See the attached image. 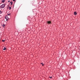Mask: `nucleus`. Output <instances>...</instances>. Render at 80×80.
<instances>
[{"mask_svg":"<svg viewBox=\"0 0 80 80\" xmlns=\"http://www.w3.org/2000/svg\"><path fill=\"white\" fill-rule=\"evenodd\" d=\"M5 4H2L1 6H0V8H3L4 7H5Z\"/></svg>","mask_w":80,"mask_h":80,"instance_id":"f257e3e1","label":"nucleus"},{"mask_svg":"<svg viewBox=\"0 0 80 80\" xmlns=\"http://www.w3.org/2000/svg\"><path fill=\"white\" fill-rule=\"evenodd\" d=\"M5 18L6 19V21H7L8 20V19H9V18H8V16H6L5 17Z\"/></svg>","mask_w":80,"mask_h":80,"instance_id":"f03ea898","label":"nucleus"},{"mask_svg":"<svg viewBox=\"0 0 80 80\" xmlns=\"http://www.w3.org/2000/svg\"><path fill=\"white\" fill-rule=\"evenodd\" d=\"M5 1H6V0H2V3H3L5 2Z\"/></svg>","mask_w":80,"mask_h":80,"instance_id":"7ed1b4c3","label":"nucleus"},{"mask_svg":"<svg viewBox=\"0 0 80 80\" xmlns=\"http://www.w3.org/2000/svg\"><path fill=\"white\" fill-rule=\"evenodd\" d=\"M74 15H77V12H74Z\"/></svg>","mask_w":80,"mask_h":80,"instance_id":"20e7f679","label":"nucleus"},{"mask_svg":"<svg viewBox=\"0 0 80 80\" xmlns=\"http://www.w3.org/2000/svg\"><path fill=\"white\" fill-rule=\"evenodd\" d=\"M47 23L49 24H50V23H51V22L50 21H48Z\"/></svg>","mask_w":80,"mask_h":80,"instance_id":"39448f33","label":"nucleus"},{"mask_svg":"<svg viewBox=\"0 0 80 80\" xmlns=\"http://www.w3.org/2000/svg\"><path fill=\"white\" fill-rule=\"evenodd\" d=\"M2 27H3L4 28H5V25L3 24L2 25Z\"/></svg>","mask_w":80,"mask_h":80,"instance_id":"423d86ee","label":"nucleus"},{"mask_svg":"<svg viewBox=\"0 0 80 80\" xmlns=\"http://www.w3.org/2000/svg\"><path fill=\"white\" fill-rule=\"evenodd\" d=\"M6 47H4V48L3 49V50H6Z\"/></svg>","mask_w":80,"mask_h":80,"instance_id":"0eeeda50","label":"nucleus"},{"mask_svg":"<svg viewBox=\"0 0 80 80\" xmlns=\"http://www.w3.org/2000/svg\"><path fill=\"white\" fill-rule=\"evenodd\" d=\"M10 3H11V5H12V3H13V2H10Z\"/></svg>","mask_w":80,"mask_h":80,"instance_id":"6e6552de","label":"nucleus"},{"mask_svg":"<svg viewBox=\"0 0 80 80\" xmlns=\"http://www.w3.org/2000/svg\"><path fill=\"white\" fill-rule=\"evenodd\" d=\"M5 40H2V42H5Z\"/></svg>","mask_w":80,"mask_h":80,"instance_id":"1a4fd4ad","label":"nucleus"},{"mask_svg":"<svg viewBox=\"0 0 80 80\" xmlns=\"http://www.w3.org/2000/svg\"><path fill=\"white\" fill-rule=\"evenodd\" d=\"M9 9L10 10V9H11V7H9Z\"/></svg>","mask_w":80,"mask_h":80,"instance_id":"9d476101","label":"nucleus"},{"mask_svg":"<svg viewBox=\"0 0 80 80\" xmlns=\"http://www.w3.org/2000/svg\"><path fill=\"white\" fill-rule=\"evenodd\" d=\"M41 64H42V66H43V63H41Z\"/></svg>","mask_w":80,"mask_h":80,"instance_id":"9b49d317","label":"nucleus"},{"mask_svg":"<svg viewBox=\"0 0 80 80\" xmlns=\"http://www.w3.org/2000/svg\"><path fill=\"white\" fill-rule=\"evenodd\" d=\"M49 78H52V77H49Z\"/></svg>","mask_w":80,"mask_h":80,"instance_id":"f8f14e48","label":"nucleus"},{"mask_svg":"<svg viewBox=\"0 0 80 80\" xmlns=\"http://www.w3.org/2000/svg\"><path fill=\"white\" fill-rule=\"evenodd\" d=\"M1 13H2V11H1L0 10V14Z\"/></svg>","mask_w":80,"mask_h":80,"instance_id":"ddd939ff","label":"nucleus"},{"mask_svg":"<svg viewBox=\"0 0 80 80\" xmlns=\"http://www.w3.org/2000/svg\"><path fill=\"white\" fill-rule=\"evenodd\" d=\"M10 15V14H8V15Z\"/></svg>","mask_w":80,"mask_h":80,"instance_id":"4468645a","label":"nucleus"},{"mask_svg":"<svg viewBox=\"0 0 80 80\" xmlns=\"http://www.w3.org/2000/svg\"><path fill=\"white\" fill-rule=\"evenodd\" d=\"M13 2H15V0H13Z\"/></svg>","mask_w":80,"mask_h":80,"instance_id":"2eb2a0df","label":"nucleus"},{"mask_svg":"<svg viewBox=\"0 0 80 80\" xmlns=\"http://www.w3.org/2000/svg\"><path fill=\"white\" fill-rule=\"evenodd\" d=\"M8 2H10V1H8Z\"/></svg>","mask_w":80,"mask_h":80,"instance_id":"dca6fc26","label":"nucleus"}]
</instances>
